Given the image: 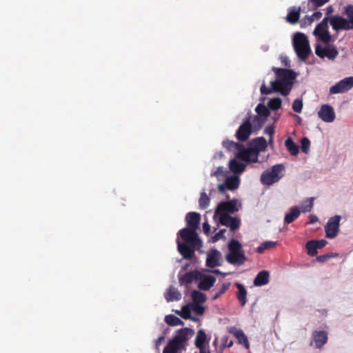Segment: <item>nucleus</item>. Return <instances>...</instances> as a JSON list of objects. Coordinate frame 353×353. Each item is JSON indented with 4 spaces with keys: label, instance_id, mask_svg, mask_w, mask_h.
I'll use <instances>...</instances> for the list:
<instances>
[{
    "label": "nucleus",
    "instance_id": "obj_53",
    "mask_svg": "<svg viewBox=\"0 0 353 353\" xmlns=\"http://www.w3.org/2000/svg\"><path fill=\"white\" fill-rule=\"evenodd\" d=\"M345 13L347 19L353 22V5H348L345 7Z\"/></svg>",
    "mask_w": 353,
    "mask_h": 353
},
{
    "label": "nucleus",
    "instance_id": "obj_40",
    "mask_svg": "<svg viewBox=\"0 0 353 353\" xmlns=\"http://www.w3.org/2000/svg\"><path fill=\"white\" fill-rule=\"evenodd\" d=\"M199 203L200 208L202 210H204L209 206L210 198L205 192L201 193Z\"/></svg>",
    "mask_w": 353,
    "mask_h": 353
},
{
    "label": "nucleus",
    "instance_id": "obj_41",
    "mask_svg": "<svg viewBox=\"0 0 353 353\" xmlns=\"http://www.w3.org/2000/svg\"><path fill=\"white\" fill-rule=\"evenodd\" d=\"M314 205V198L310 197L305 200L303 203L301 211L303 213L309 212L312 210Z\"/></svg>",
    "mask_w": 353,
    "mask_h": 353
},
{
    "label": "nucleus",
    "instance_id": "obj_29",
    "mask_svg": "<svg viewBox=\"0 0 353 353\" xmlns=\"http://www.w3.org/2000/svg\"><path fill=\"white\" fill-rule=\"evenodd\" d=\"M165 299L167 301H179L181 299V294L180 292L173 286H170L166 294H165Z\"/></svg>",
    "mask_w": 353,
    "mask_h": 353
},
{
    "label": "nucleus",
    "instance_id": "obj_11",
    "mask_svg": "<svg viewBox=\"0 0 353 353\" xmlns=\"http://www.w3.org/2000/svg\"><path fill=\"white\" fill-rule=\"evenodd\" d=\"M272 70L275 72V74L277 77V79L285 82H292L293 84L298 76V73L294 72L292 69L288 68H278L273 67Z\"/></svg>",
    "mask_w": 353,
    "mask_h": 353
},
{
    "label": "nucleus",
    "instance_id": "obj_55",
    "mask_svg": "<svg viewBox=\"0 0 353 353\" xmlns=\"http://www.w3.org/2000/svg\"><path fill=\"white\" fill-rule=\"evenodd\" d=\"M322 17V12L320 11H316L314 12L311 17H307L309 23H311L314 19H319Z\"/></svg>",
    "mask_w": 353,
    "mask_h": 353
},
{
    "label": "nucleus",
    "instance_id": "obj_44",
    "mask_svg": "<svg viewBox=\"0 0 353 353\" xmlns=\"http://www.w3.org/2000/svg\"><path fill=\"white\" fill-rule=\"evenodd\" d=\"M314 243L312 240L307 242L305 245L307 254L311 256H314L317 254V247Z\"/></svg>",
    "mask_w": 353,
    "mask_h": 353
},
{
    "label": "nucleus",
    "instance_id": "obj_5",
    "mask_svg": "<svg viewBox=\"0 0 353 353\" xmlns=\"http://www.w3.org/2000/svg\"><path fill=\"white\" fill-rule=\"evenodd\" d=\"M240 185V178L238 175H230L225 177L223 183L218 185V191L224 195L226 199H229L230 196L227 194L226 190L234 191L236 190Z\"/></svg>",
    "mask_w": 353,
    "mask_h": 353
},
{
    "label": "nucleus",
    "instance_id": "obj_3",
    "mask_svg": "<svg viewBox=\"0 0 353 353\" xmlns=\"http://www.w3.org/2000/svg\"><path fill=\"white\" fill-rule=\"evenodd\" d=\"M284 172L285 166L283 164H276L262 172L260 177L261 183L265 185H272L283 177Z\"/></svg>",
    "mask_w": 353,
    "mask_h": 353
},
{
    "label": "nucleus",
    "instance_id": "obj_34",
    "mask_svg": "<svg viewBox=\"0 0 353 353\" xmlns=\"http://www.w3.org/2000/svg\"><path fill=\"white\" fill-rule=\"evenodd\" d=\"M191 296L193 303H203L207 300V297L204 293L196 290L192 292Z\"/></svg>",
    "mask_w": 353,
    "mask_h": 353
},
{
    "label": "nucleus",
    "instance_id": "obj_21",
    "mask_svg": "<svg viewBox=\"0 0 353 353\" xmlns=\"http://www.w3.org/2000/svg\"><path fill=\"white\" fill-rule=\"evenodd\" d=\"M202 278L199 280L198 288L201 290H208L214 285L216 278L212 275L205 274L201 272Z\"/></svg>",
    "mask_w": 353,
    "mask_h": 353
},
{
    "label": "nucleus",
    "instance_id": "obj_25",
    "mask_svg": "<svg viewBox=\"0 0 353 353\" xmlns=\"http://www.w3.org/2000/svg\"><path fill=\"white\" fill-rule=\"evenodd\" d=\"M301 214V210L298 206L291 207L284 216V225H288L294 221Z\"/></svg>",
    "mask_w": 353,
    "mask_h": 353
},
{
    "label": "nucleus",
    "instance_id": "obj_48",
    "mask_svg": "<svg viewBox=\"0 0 353 353\" xmlns=\"http://www.w3.org/2000/svg\"><path fill=\"white\" fill-rule=\"evenodd\" d=\"M203 303H192L190 304L194 313L197 315H202L205 312V307L202 305Z\"/></svg>",
    "mask_w": 353,
    "mask_h": 353
},
{
    "label": "nucleus",
    "instance_id": "obj_15",
    "mask_svg": "<svg viewBox=\"0 0 353 353\" xmlns=\"http://www.w3.org/2000/svg\"><path fill=\"white\" fill-rule=\"evenodd\" d=\"M202 278L201 272L198 270H193L181 274V272L178 274L179 283L181 285H185L192 283L194 281H199Z\"/></svg>",
    "mask_w": 353,
    "mask_h": 353
},
{
    "label": "nucleus",
    "instance_id": "obj_36",
    "mask_svg": "<svg viewBox=\"0 0 353 353\" xmlns=\"http://www.w3.org/2000/svg\"><path fill=\"white\" fill-rule=\"evenodd\" d=\"M255 111L258 114V116L265 118V119H266L270 114L268 108L261 103L256 105Z\"/></svg>",
    "mask_w": 353,
    "mask_h": 353
},
{
    "label": "nucleus",
    "instance_id": "obj_38",
    "mask_svg": "<svg viewBox=\"0 0 353 353\" xmlns=\"http://www.w3.org/2000/svg\"><path fill=\"white\" fill-rule=\"evenodd\" d=\"M281 99L279 97L272 98L269 100L268 103V108L269 110H276L281 107Z\"/></svg>",
    "mask_w": 353,
    "mask_h": 353
},
{
    "label": "nucleus",
    "instance_id": "obj_43",
    "mask_svg": "<svg viewBox=\"0 0 353 353\" xmlns=\"http://www.w3.org/2000/svg\"><path fill=\"white\" fill-rule=\"evenodd\" d=\"M338 50L334 46H328L327 47L325 57L330 60H334L338 56Z\"/></svg>",
    "mask_w": 353,
    "mask_h": 353
},
{
    "label": "nucleus",
    "instance_id": "obj_51",
    "mask_svg": "<svg viewBox=\"0 0 353 353\" xmlns=\"http://www.w3.org/2000/svg\"><path fill=\"white\" fill-rule=\"evenodd\" d=\"M292 109L296 113H300L303 109V101L300 99H296L292 103Z\"/></svg>",
    "mask_w": 353,
    "mask_h": 353
},
{
    "label": "nucleus",
    "instance_id": "obj_61",
    "mask_svg": "<svg viewBox=\"0 0 353 353\" xmlns=\"http://www.w3.org/2000/svg\"><path fill=\"white\" fill-rule=\"evenodd\" d=\"M232 345H233V341L232 340L229 341L228 337L223 339L222 344H221V346L223 347H230L232 346Z\"/></svg>",
    "mask_w": 353,
    "mask_h": 353
},
{
    "label": "nucleus",
    "instance_id": "obj_16",
    "mask_svg": "<svg viewBox=\"0 0 353 353\" xmlns=\"http://www.w3.org/2000/svg\"><path fill=\"white\" fill-rule=\"evenodd\" d=\"M176 243L178 251L184 259H192L194 255L195 250L200 248L192 247L190 244L182 243L179 241V238L176 239Z\"/></svg>",
    "mask_w": 353,
    "mask_h": 353
},
{
    "label": "nucleus",
    "instance_id": "obj_23",
    "mask_svg": "<svg viewBox=\"0 0 353 353\" xmlns=\"http://www.w3.org/2000/svg\"><path fill=\"white\" fill-rule=\"evenodd\" d=\"M185 220L190 229L196 230L199 225L201 215L197 212H188L186 214Z\"/></svg>",
    "mask_w": 353,
    "mask_h": 353
},
{
    "label": "nucleus",
    "instance_id": "obj_45",
    "mask_svg": "<svg viewBox=\"0 0 353 353\" xmlns=\"http://www.w3.org/2000/svg\"><path fill=\"white\" fill-rule=\"evenodd\" d=\"M316 37L325 44H329L332 41V36L328 30L319 33Z\"/></svg>",
    "mask_w": 353,
    "mask_h": 353
},
{
    "label": "nucleus",
    "instance_id": "obj_52",
    "mask_svg": "<svg viewBox=\"0 0 353 353\" xmlns=\"http://www.w3.org/2000/svg\"><path fill=\"white\" fill-rule=\"evenodd\" d=\"M226 232L225 229H221L219 232L215 234L212 237V242H216L221 239H225L224 234Z\"/></svg>",
    "mask_w": 353,
    "mask_h": 353
},
{
    "label": "nucleus",
    "instance_id": "obj_13",
    "mask_svg": "<svg viewBox=\"0 0 353 353\" xmlns=\"http://www.w3.org/2000/svg\"><path fill=\"white\" fill-rule=\"evenodd\" d=\"M219 221L221 225L230 228L232 232H234L240 228V218L237 216L233 217L227 213L221 214L219 215Z\"/></svg>",
    "mask_w": 353,
    "mask_h": 353
},
{
    "label": "nucleus",
    "instance_id": "obj_56",
    "mask_svg": "<svg viewBox=\"0 0 353 353\" xmlns=\"http://www.w3.org/2000/svg\"><path fill=\"white\" fill-rule=\"evenodd\" d=\"M313 4L315 8L323 6L324 4L327 3L330 0H309Z\"/></svg>",
    "mask_w": 353,
    "mask_h": 353
},
{
    "label": "nucleus",
    "instance_id": "obj_32",
    "mask_svg": "<svg viewBox=\"0 0 353 353\" xmlns=\"http://www.w3.org/2000/svg\"><path fill=\"white\" fill-rule=\"evenodd\" d=\"M285 146L291 155L296 156L299 152V147L296 144L291 137H288L285 141Z\"/></svg>",
    "mask_w": 353,
    "mask_h": 353
},
{
    "label": "nucleus",
    "instance_id": "obj_8",
    "mask_svg": "<svg viewBox=\"0 0 353 353\" xmlns=\"http://www.w3.org/2000/svg\"><path fill=\"white\" fill-rule=\"evenodd\" d=\"M341 216L335 215L330 217L325 225V236L328 239L335 238L339 233L340 221Z\"/></svg>",
    "mask_w": 353,
    "mask_h": 353
},
{
    "label": "nucleus",
    "instance_id": "obj_9",
    "mask_svg": "<svg viewBox=\"0 0 353 353\" xmlns=\"http://www.w3.org/2000/svg\"><path fill=\"white\" fill-rule=\"evenodd\" d=\"M259 152L255 150L248 145L247 148L243 146L239 152L235 153V158L245 162L256 163L259 161Z\"/></svg>",
    "mask_w": 353,
    "mask_h": 353
},
{
    "label": "nucleus",
    "instance_id": "obj_2",
    "mask_svg": "<svg viewBox=\"0 0 353 353\" xmlns=\"http://www.w3.org/2000/svg\"><path fill=\"white\" fill-rule=\"evenodd\" d=\"M294 50L301 61H305L312 52L310 43L306 35L302 32H296L292 39Z\"/></svg>",
    "mask_w": 353,
    "mask_h": 353
},
{
    "label": "nucleus",
    "instance_id": "obj_12",
    "mask_svg": "<svg viewBox=\"0 0 353 353\" xmlns=\"http://www.w3.org/2000/svg\"><path fill=\"white\" fill-rule=\"evenodd\" d=\"M353 88V77H348L339 81L330 88V94L344 93Z\"/></svg>",
    "mask_w": 353,
    "mask_h": 353
},
{
    "label": "nucleus",
    "instance_id": "obj_6",
    "mask_svg": "<svg viewBox=\"0 0 353 353\" xmlns=\"http://www.w3.org/2000/svg\"><path fill=\"white\" fill-rule=\"evenodd\" d=\"M241 208V203L239 202L238 199H233L232 200H229L227 201H221L220 202L216 208L215 209L214 216L217 215L219 213H227V214H234L238 212Z\"/></svg>",
    "mask_w": 353,
    "mask_h": 353
},
{
    "label": "nucleus",
    "instance_id": "obj_46",
    "mask_svg": "<svg viewBox=\"0 0 353 353\" xmlns=\"http://www.w3.org/2000/svg\"><path fill=\"white\" fill-rule=\"evenodd\" d=\"M227 173H228V171H227L226 168H225L223 166H219L217 168L216 171H214L210 174V176H215L218 179H219L220 176L226 177Z\"/></svg>",
    "mask_w": 353,
    "mask_h": 353
},
{
    "label": "nucleus",
    "instance_id": "obj_33",
    "mask_svg": "<svg viewBox=\"0 0 353 353\" xmlns=\"http://www.w3.org/2000/svg\"><path fill=\"white\" fill-rule=\"evenodd\" d=\"M222 145L228 150L236 151V152H239L243 146L242 144L239 143H236L233 141H230L228 139L223 141Z\"/></svg>",
    "mask_w": 353,
    "mask_h": 353
},
{
    "label": "nucleus",
    "instance_id": "obj_39",
    "mask_svg": "<svg viewBox=\"0 0 353 353\" xmlns=\"http://www.w3.org/2000/svg\"><path fill=\"white\" fill-rule=\"evenodd\" d=\"M276 245V241H267L263 242L258 248L257 252L263 253L265 250L272 249Z\"/></svg>",
    "mask_w": 353,
    "mask_h": 353
},
{
    "label": "nucleus",
    "instance_id": "obj_1",
    "mask_svg": "<svg viewBox=\"0 0 353 353\" xmlns=\"http://www.w3.org/2000/svg\"><path fill=\"white\" fill-rule=\"evenodd\" d=\"M177 333L164 347L163 353H177L185 343L194 335V331L191 328L184 327L179 330Z\"/></svg>",
    "mask_w": 353,
    "mask_h": 353
},
{
    "label": "nucleus",
    "instance_id": "obj_28",
    "mask_svg": "<svg viewBox=\"0 0 353 353\" xmlns=\"http://www.w3.org/2000/svg\"><path fill=\"white\" fill-rule=\"evenodd\" d=\"M270 279V274L268 271L266 270H262L259 272L254 280V285L255 286H263L269 283Z\"/></svg>",
    "mask_w": 353,
    "mask_h": 353
},
{
    "label": "nucleus",
    "instance_id": "obj_49",
    "mask_svg": "<svg viewBox=\"0 0 353 353\" xmlns=\"http://www.w3.org/2000/svg\"><path fill=\"white\" fill-rule=\"evenodd\" d=\"M230 283H225L221 285V289L216 292L212 296V300L217 299L221 294H223L230 287Z\"/></svg>",
    "mask_w": 353,
    "mask_h": 353
},
{
    "label": "nucleus",
    "instance_id": "obj_30",
    "mask_svg": "<svg viewBox=\"0 0 353 353\" xmlns=\"http://www.w3.org/2000/svg\"><path fill=\"white\" fill-rule=\"evenodd\" d=\"M207 335L203 330H199L194 341V345L198 349L206 348L205 343L208 342Z\"/></svg>",
    "mask_w": 353,
    "mask_h": 353
},
{
    "label": "nucleus",
    "instance_id": "obj_24",
    "mask_svg": "<svg viewBox=\"0 0 353 353\" xmlns=\"http://www.w3.org/2000/svg\"><path fill=\"white\" fill-rule=\"evenodd\" d=\"M230 332L236 336L239 344L244 345L246 349H249L250 344L248 340V337L243 332V330L237 329L236 327H232L230 330Z\"/></svg>",
    "mask_w": 353,
    "mask_h": 353
},
{
    "label": "nucleus",
    "instance_id": "obj_22",
    "mask_svg": "<svg viewBox=\"0 0 353 353\" xmlns=\"http://www.w3.org/2000/svg\"><path fill=\"white\" fill-rule=\"evenodd\" d=\"M248 145L258 152L265 151L268 147V142L263 137L252 139Z\"/></svg>",
    "mask_w": 353,
    "mask_h": 353
},
{
    "label": "nucleus",
    "instance_id": "obj_60",
    "mask_svg": "<svg viewBox=\"0 0 353 353\" xmlns=\"http://www.w3.org/2000/svg\"><path fill=\"white\" fill-rule=\"evenodd\" d=\"M330 258V254H325L316 256V261L320 263H324Z\"/></svg>",
    "mask_w": 353,
    "mask_h": 353
},
{
    "label": "nucleus",
    "instance_id": "obj_18",
    "mask_svg": "<svg viewBox=\"0 0 353 353\" xmlns=\"http://www.w3.org/2000/svg\"><path fill=\"white\" fill-rule=\"evenodd\" d=\"M312 339L310 345L314 344L315 347H322L327 341V333L323 330H315L312 332Z\"/></svg>",
    "mask_w": 353,
    "mask_h": 353
},
{
    "label": "nucleus",
    "instance_id": "obj_37",
    "mask_svg": "<svg viewBox=\"0 0 353 353\" xmlns=\"http://www.w3.org/2000/svg\"><path fill=\"white\" fill-rule=\"evenodd\" d=\"M229 252H243L242 245L236 239H232L228 243Z\"/></svg>",
    "mask_w": 353,
    "mask_h": 353
},
{
    "label": "nucleus",
    "instance_id": "obj_64",
    "mask_svg": "<svg viewBox=\"0 0 353 353\" xmlns=\"http://www.w3.org/2000/svg\"><path fill=\"white\" fill-rule=\"evenodd\" d=\"M310 221L308 222L309 224H314L319 221L318 217L314 214H310L309 216Z\"/></svg>",
    "mask_w": 353,
    "mask_h": 353
},
{
    "label": "nucleus",
    "instance_id": "obj_57",
    "mask_svg": "<svg viewBox=\"0 0 353 353\" xmlns=\"http://www.w3.org/2000/svg\"><path fill=\"white\" fill-rule=\"evenodd\" d=\"M314 244L317 247V249H321L327 245V241L325 239H321L318 241H314Z\"/></svg>",
    "mask_w": 353,
    "mask_h": 353
},
{
    "label": "nucleus",
    "instance_id": "obj_10",
    "mask_svg": "<svg viewBox=\"0 0 353 353\" xmlns=\"http://www.w3.org/2000/svg\"><path fill=\"white\" fill-rule=\"evenodd\" d=\"M330 22L332 28L336 31L341 30H353V22L348 19H345L341 16H332L330 20Z\"/></svg>",
    "mask_w": 353,
    "mask_h": 353
},
{
    "label": "nucleus",
    "instance_id": "obj_17",
    "mask_svg": "<svg viewBox=\"0 0 353 353\" xmlns=\"http://www.w3.org/2000/svg\"><path fill=\"white\" fill-rule=\"evenodd\" d=\"M318 117L324 122L332 123L336 118L334 108L329 104L321 105L318 112Z\"/></svg>",
    "mask_w": 353,
    "mask_h": 353
},
{
    "label": "nucleus",
    "instance_id": "obj_42",
    "mask_svg": "<svg viewBox=\"0 0 353 353\" xmlns=\"http://www.w3.org/2000/svg\"><path fill=\"white\" fill-rule=\"evenodd\" d=\"M266 119L258 115H255L252 119L253 128L255 130H260L263 125Z\"/></svg>",
    "mask_w": 353,
    "mask_h": 353
},
{
    "label": "nucleus",
    "instance_id": "obj_47",
    "mask_svg": "<svg viewBox=\"0 0 353 353\" xmlns=\"http://www.w3.org/2000/svg\"><path fill=\"white\" fill-rule=\"evenodd\" d=\"M301 147L302 152L305 154H308L310 148V141L307 137H303L301 140Z\"/></svg>",
    "mask_w": 353,
    "mask_h": 353
},
{
    "label": "nucleus",
    "instance_id": "obj_31",
    "mask_svg": "<svg viewBox=\"0 0 353 353\" xmlns=\"http://www.w3.org/2000/svg\"><path fill=\"white\" fill-rule=\"evenodd\" d=\"M235 285L238 289L236 297L241 305L244 306L247 303V290L244 285L240 283H236Z\"/></svg>",
    "mask_w": 353,
    "mask_h": 353
},
{
    "label": "nucleus",
    "instance_id": "obj_14",
    "mask_svg": "<svg viewBox=\"0 0 353 353\" xmlns=\"http://www.w3.org/2000/svg\"><path fill=\"white\" fill-rule=\"evenodd\" d=\"M252 132V123L250 117L247 118L239 126L236 132V137L239 141H246Z\"/></svg>",
    "mask_w": 353,
    "mask_h": 353
},
{
    "label": "nucleus",
    "instance_id": "obj_54",
    "mask_svg": "<svg viewBox=\"0 0 353 353\" xmlns=\"http://www.w3.org/2000/svg\"><path fill=\"white\" fill-rule=\"evenodd\" d=\"M188 306H183L182 310L183 312H180V316L184 319H189L191 318L190 311L189 309H186Z\"/></svg>",
    "mask_w": 353,
    "mask_h": 353
},
{
    "label": "nucleus",
    "instance_id": "obj_19",
    "mask_svg": "<svg viewBox=\"0 0 353 353\" xmlns=\"http://www.w3.org/2000/svg\"><path fill=\"white\" fill-rule=\"evenodd\" d=\"M225 260L232 265H243L246 261L244 252H229L225 256Z\"/></svg>",
    "mask_w": 353,
    "mask_h": 353
},
{
    "label": "nucleus",
    "instance_id": "obj_7",
    "mask_svg": "<svg viewBox=\"0 0 353 353\" xmlns=\"http://www.w3.org/2000/svg\"><path fill=\"white\" fill-rule=\"evenodd\" d=\"M196 230H192L189 228H185L180 230L178 235L184 241L183 243H187L192 245V247H201L202 241L198 237Z\"/></svg>",
    "mask_w": 353,
    "mask_h": 353
},
{
    "label": "nucleus",
    "instance_id": "obj_35",
    "mask_svg": "<svg viewBox=\"0 0 353 353\" xmlns=\"http://www.w3.org/2000/svg\"><path fill=\"white\" fill-rule=\"evenodd\" d=\"M165 321L166 323L170 326H176V325H183V321L180 319L179 317L173 315L169 314L166 315L165 317Z\"/></svg>",
    "mask_w": 353,
    "mask_h": 353
},
{
    "label": "nucleus",
    "instance_id": "obj_26",
    "mask_svg": "<svg viewBox=\"0 0 353 353\" xmlns=\"http://www.w3.org/2000/svg\"><path fill=\"white\" fill-rule=\"evenodd\" d=\"M301 10V7H290L289 8L288 14L285 17L286 21L292 24L297 23L300 18Z\"/></svg>",
    "mask_w": 353,
    "mask_h": 353
},
{
    "label": "nucleus",
    "instance_id": "obj_59",
    "mask_svg": "<svg viewBox=\"0 0 353 353\" xmlns=\"http://www.w3.org/2000/svg\"><path fill=\"white\" fill-rule=\"evenodd\" d=\"M280 60L283 65L286 67H290V61L286 55H281L280 57Z\"/></svg>",
    "mask_w": 353,
    "mask_h": 353
},
{
    "label": "nucleus",
    "instance_id": "obj_63",
    "mask_svg": "<svg viewBox=\"0 0 353 353\" xmlns=\"http://www.w3.org/2000/svg\"><path fill=\"white\" fill-rule=\"evenodd\" d=\"M203 230L205 234H206L207 235L209 234L210 232V225L208 223V221H205L203 223Z\"/></svg>",
    "mask_w": 353,
    "mask_h": 353
},
{
    "label": "nucleus",
    "instance_id": "obj_20",
    "mask_svg": "<svg viewBox=\"0 0 353 353\" xmlns=\"http://www.w3.org/2000/svg\"><path fill=\"white\" fill-rule=\"evenodd\" d=\"M221 257V254L218 250H212L207 255L206 265L212 268H215L216 266H220L221 265V263L219 262Z\"/></svg>",
    "mask_w": 353,
    "mask_h": 353
},
{
    "label": "nucleus",
    "instance_id": "obj_4",
    "mask_svg": "<svg viewBox=\"0 0 353 353\" xmlns=\"http://www.w3.org/2000/svg\"><path fill=\"white\" fill-rule=\"evenodd\" d=\"M293 88L292 82H283L276 79L270 82V88H268L263 83L261 86V92L262 94H270L273 92H279L283 96H287L290 94Z\"/></svg>",
    "mask_w": 353,
    "mask_h": 353
},
{
    "label": "nucleus",
    "instance_id": "obj_27",
    "mask_svg": "<svg viewBox=\"0 0 353 353\" xmlns=\"http://www.w3.org/2000/svg\"><path fill=\"white\" fill-rule=\"evenodd\" d=\"M230 170L234 174L233 175H237L242 173L245 168L246 165L243 162L238 161L236 159H232L228 163Z\"/></svg>",
    "mask_w": 353,
    "mask_h": 353
},
{
    "label": "nucleus",
    "instance_id": "obj_58",
    "mask_svg": "<svg viewBox=\"0 0 353 353\" xmlns=\"http://www.w3.org/2000/svg\"><path fill=\"white\" fill-rule=\"evenodd\" d=\"M328 17H324L323 19L318 23V28H325L326 30H328Z\"/></svg>",
    "mask_w": 353,
    "mask_h": 353
},
{
    "label": "nucleus",
    "instance_id": "obj_50",
    "mask_svg": "<svg viewBox=\"0 0 353 353\" xmlns=\"http://www.w3.org/2000/svg\"><path fill=\"white\" fill-rule=\"evenodd\" d=\"M327 47L323 48L319 43H316L315 46V54L320 58L325 57Z\"/></svg>",
    "mask_w": 353,
    "mask_h": 353
},
{
    "label": "nucleus",
    "instance_id": "obj_62",
    "mask_svg": "<svg viewBox=\"0 0 353 353\" xmlns=\"http://www.w3.org/2000/svg\"><path fill=\"white\" fill-rule=\"evenodd\" d=\"M264 133L272 137L274 133V129L273 127L268 125L264 129Z\"/></svg>",
    "mask_w": 353,
    "mask_h": 353
}]
</instances>
